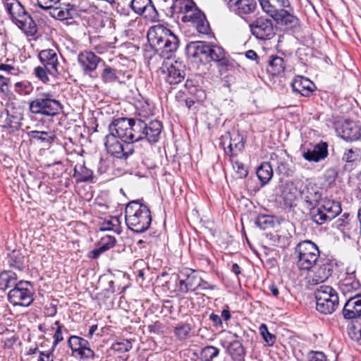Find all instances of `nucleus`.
I'll return each mask as SVG.
<instances>
[{"mask_svg":"<svg viewBox=\"0 0 361 361\" xmlns=\"http://www.w3.org/2000/svg\"><path fill=\"white\" fill-rule=\"evenodd\" d=\"M266 63L267 73L273 76L283 74L286 66L284 59L279 56H269Z\"/></svg>","mask_w":361,"mask_h":361,"instance_id":"obj_32","label":"nucleus"},{"mask_svg":"<svg viewBox=\"0 0 361 361\" xmlns=\"http://www.w3.org/2000/svg\"><path fill=\"white\" fill-rule=\"evenodd\" d=\"M49 10H50L51 16L59 20L73 19L75 15V9L71 4L63 5V6L60 5L56 7L52 6L49 8Z\"/></svg>","mask_w":361,"mask_h":361,"instance_id":"obj_33","label":"nucleus"},{"mask_svg":"<svg viewBox=\"0 0 361 361\" xmlns=\"http://www.w3.org/2000/svg\"><path fill=\"white\" fill-rule=\"evenodd\" d=\"M348 333L351 339L360 341L361 339V319L351 322L348 326Z\"/></svg>","mask_w":361,"mask_h":361,"instance_id":"obj_44","label":"nucleus"},{"mask_svg":"<svg viewBox=\"0 0 361 361\" xmlns=\"http://www.w3.org/2000/svg\"><path fill=\"white\" fill-rule=\"evenodd\" d=\"M38 57L43 66L48 69L49 75L56 77L59 74L57 69L58 56L54 50L50 49L42 50L39 53Z\"/></svg>","mask_w":361,"mask_h":361,"instance_id":"obj_22","label":"nucleus"},{"mask_svg":"<svg viewBox=\"0 0 361 361\" xmlns=\"http://www.w3.org/2000/svg\"><path fill=\"white\" fill-rule=\"evenodd\" d=\"M102 61V59L92 51H82L78 56V62L83 73L92 78L97 77V75L94 74L95 70Z\"/></svg>","mask_w":361,"mask_h":361,"instance_id":"obj_17","label":"nucleus"},{"mask_svg":"<svg viewBox=\"0 0 361 361\" xmlns=\"http://www.w3.org/2000/svg\"><path fill=\"white\" fill-rule=\"evenodd\" d=\"M271 240L273 245L279 247L285 248L289 245V238L286 235H281L279 234L273 235Z\"/></svg>","mask_w":361,"mask_h":361,"instance_id":"obj_52","label":"nucleus"},{"mask_svg":"<svg viewBox=\"0 0 361 361\" xmlns=\"http://www.w3.org/2000/svg\"><path fill=\"white\" fill-rule=\"evenodd\" d=\"M162 123L159 121H150L146 122V128H145V140L149 143L154 144L158 142L160 134L162 130Z\"/></svg>","mask_w":361,"mask_h":361,"instance_id":"obj_31","label":"nucleus"},{"mask_svg":"<svg viewBox=\"0 0 361 361\" xmlns=\"http://www.w3.org/2000/svg\"><path fill=\"white\" fill-rule=\"evenodd\" d=\"M273 165L271 161L263 162L257 168L256 174L262 186L267 184L273 176Z\"/></svg>","mask_w":361,"mask_h":361,"instance_id":"obj_38","label":"nucleus"},{"mask_svg":"<svg viewBox=\"0 0 361 361\" xmlns=\"http://www.w3.org/2000/svg\"><path fill=\"white\" fill-rule=\"evenodd\" d=\"M199 276L196 270L184 268L176 275L177 290L182 293L193 292L197 290Z\"/></svg>","mask_w":361,"mask_h":361,"instance_id":"obj_14","label":"nucleus"},{"mask_svg":"<svg viewBox=\"0 0 361 361\" xmlns=\"http://www.w3.org/2000/svg\"><path fill=\"white\" fill-rule=\"evenodd\" d=\"M146 128V121L140 117L128 118H118L111 122V130H115L122 141H127L131 145L145 140L144 130Z\"/></svg>","mask_w":361,"mask_h":361,"instance_id":"obj_4","label":"nucleus"},{"mask_svg":"<svg viewBox=\"0 0 361 361\" xmlns=\"http://www.w3.org/2000/svg\"><path fill=\"white\" fill-rule=\"evenodd\" d=\"M29 109L34 114L54 117L59 115L63 110L62 104L54 99L50 93L39 94L29 103Z\"/></svg>","mask_w":361,"mask_h":361,"instance_id":"obj_6","label":"nucleus"},{"mask_svg":"<svg viewBox=\"0 0 361 361\" xmlns=\"http://www.w3.org/2000/svg\"><path fill=\"white\" fill-rule=\"evenodd\" d=\"M212 61L218 63L221 67H227L229 65V61L226 57L225 50L217 45H209L207 52V61Z\"/></svg>","mask_w":361,"mask_h":361,"instance_id":"obj_30","label":"nucleus"},{"mask_svg":"<svg viewBox=\"0 0 361 361\" xmlns=\"http://www.w3.org/2000/svg\"><path fill=\"white\" fill-rule=\"evenodd\" d=\"M260 334L268 345L271 346L276 341V336L271 334L266 324H262L259 326Z\"/></svg>","mask_w":361,"mask_h":361,"instance_id":"obj_49","label":"nucleus"},{"mask_svg":"<svg viewBox=\"0 0 361 361\" xmlns=\"http://www.w3.org/2000/svg\"><path fill=\"white\" fill-rule=\"evenodd\" d=\"M18 281V276L15 272L9 270L0 272V290L5 291L9 288H13Z\"/></svg>","mask_w":361,"mask_h":361,"instance_id":"obj_39","label":"nucleus"},{"mask_svg":"<svg viewBox=\"0 0 361 361\" xmlns=\"http://www.w3.org/2000/svg\"><path fill=\"white\" fill-rule=\"evenodd\" d=\"M73 177L77 183L87 182L93 178V171L87 168L85 164H77L74 167Z\"/></svg>","mask_w":361,"mask_h":361,"instance_id":"obj_40","label":"nucleus"},{"mask_svg":"<svg viewBox=\"0 0 361 361\" xmlns=\"http://www.w3.org/2000/svg\"><path fill=\"white\" fill-rule=\"evenodd\" d=\"M316 309L324 314L333 313L338 306L337 292L331 286H321L314 292Z\"/></svg>","mask_w":361,"mask_h":361,"instance_id":"obj_10","label":"nucleus"},{"mask_svg":"<svg viewBox=\"0 0 361 361\" xmlns=\"http://www.w3.org/2000/svg\"><path fill=\"white\" fill-rule=\"evenodd\" d=\"M294 254L298 267L305 271L310 270L321 257L317 245L309 240L300 242L295 247Z\"/></svg>","mask_w":361,"mask_h":361,"instance_id":"obj_7","label":"nucleus"},{"mask_svg":"<svg viewBox=\"0 0 361 361\" xmlns=\"http://www.w3.org/2000/svg\"><path fill=\"white\" fill-rule=\"evenodd\" d=\"M54 352L51 348L47 351H39V356L37 361H54Z\"/></svg>","mask_w":361,"mask_h":361,"instance_id":"obj_59","label":"nucleus"},{"mask_svg":"<svg viewBox=\"0 0 361 361\" xmlns=\"http://www.w3.org/2000/svg\"><path fill=\"white\" fill-rule=\"evenodd\" d=\"M300 196V190L293 182L286 183L283 185L281 197L286 207L291 208L296 206V201Z\"/></svg>","mask_w":361,"mask_h":361,"instance_id":"obj_26","label":"nucleus"},{"mask_svg":"<svg viewBox=\"0 0 361 361\" xmlns=\"http://www.w3.org/2000/svg\"><path fill=\"white\" fill-rule=\"evenodd\" d=\"M101 78L102 81L105 83L114 82L118 79L117 70L106 66L101 73Z\"/></svg>","mask_w":361,"mask_h":361,"instance_id":"obj_46","label":"nucleus"},{"mask_svg":"<svg viewBox=\"0 0 361 361\" xmlns=\"http://www.w3.org/2000/svg\"><path fill=\"white\" fill-rule=\"evenodd\" d=\"M278 24L285 26L287 29L295 27L299 24L298 18L284 8L272 16Z\"/></svg>","mask_w":361,"mask_h":361,"instance_id":"obj_36","label":"nucleus"},{"mask_svg":"<svg viewBox=\"0 0 361 361\" xmlns=\"http://www.w3.org/2000/svg\"><path fill=\"white\" fill-rule=\"evenodd\" d=\"M320 206L324 213L329 216L331 221L340 214L342 211L341 203L334 200H324Z\"/></svg>","mask_w":361,"mask_h":361,"instance_id":"obj_37","label":"nucleus"},{"mask_svg":"<svg viewBox=\"0 0 361 361\" xmlns=\"http://www.w3.org/2000/svg\"><path fill=\"white\" fill-rule=\"evenodd\" d=\"M197 290L200 289L202 290H215L216 288V286L214 284H210L207 281L202 279L200 276H199V280L197 281Z\"/></svg>","mask_w":361,"mask_h":361,"instance_id":"obj_60","label":"nucleus"},{"mask_svg":"<svg viewBox=\"0 0 361 361\" xmlns=\"http://www.w3.org/2000/svg\"><path fill=\"white\" fill-rule=\"evenodd\" d=\"M306 357L307 361H328L326 355L322 351L310 350Z\"/></svg>","mask_w":361,"mask_h":361,"instance_id":"obj_56","label":"nucleus"},{"mask_svg":"<svg viewBox=\"0 0 361 361\" xmlns=\"http://www.w3.org/2000/svg\"><path fill=\"white\" fill-rule=\"evenodd\" d=\"M225 137L229 138L228 151L225 149L226 154H229L231 157H233L243 151L245 147V142L241 135L239 133H233L231 135L230 133H227Z\"/></svg>","mask_w":361,"mask_h":361,"instance_id":"obj_34","label":"nucleus"},{"mask_svg":"<svg viewBox=\"0 0 361 361\" xmlns=\"http://www.w3.org/2000/svg\"><path fill=\"white\" fill-rule=\"evenodd\" d=\"M190 331V326L188 324H183L176 326L174 329V333L178 339L183 340L189 336Z\"/></svg>","mask_w":361,"mask_h":361,"instance_id":"obj_50","label":"nucleus"},{"mask_svg":"<svg viewBox=\"0 0 361 361\" xmlns=\"http://www.w3.org/2000/svg\"><path fill=\"white\" fill-rule=\"evenodd\" d=\"M53 339L54 341L51 348H52V350H55L59 343L63 341V330H60L59 328L56 329V331L53 336Z\"/></svg>","mask_w":361,"mask_h":361,"instance_id":"obj_58","label":"nucleus"},{"mask_svg":"<svg viewBox=\"0 0 361 361\" xmlns=\"http://www.w3.org/2000/svg\"><path fill=\"white\" fill-rule=\"evenodd\" d=\"M165 326L159 321H156L147 325L150 334L161 335L164 333Z\"/></svg>","mask_w":361,"mask_h":361,"instance_id":"obj_54","label":"nucleus"},{"mask_svg":"<svg viewBox=\"0 0 361 361\" xmlns=\"http://www.w3.org/2000/svg\"><path fill=\"white\" fill-rule=\"evenodd\" d=\"M109 132L104 140L107 152L116 158L127 159L134 153V145L130 142L122 141L115 130H111V123L109 125Z\"/></svg>","mask_w":361,"mask_h":361,"instance_id":"obj_8","label":"nucleus"},{"mask_svg":"<svg viewBox=\"0 0 361 361\" xmlns=\"http://www.w3.org/2000/svg\"><path fill=\"white\" fill-rule=\"evenodd\" d=\"M300 196L309 209L318 206L322 200V192L315 185L308 184L300 191Z\"/></svg>","mask_w":361,"mask_h":361,"instance_id":"obj_25","label":"nucleus"},{"mask_svg":"<svg viewBox=\"0 0 361 361\" xmlns=\"http://www.w3.org/2000/svg\"><path fill=\"white\" fill-rule=\"evenodd\" d=\"M131 9L149 22L159 21V13L152 0H132Z\"/></svg>","mask_w":361,"mask_h":361,"instance_id":"obj_15","label":"nucleus"},{"mask_svg":"<svg viewBox=\"0 0 361 361\" xmlns=\"http://www.w3.org/2000/svg\"><path fill=\"white\" fill-rule=\"evenodd\" d=\"M61 0H37V5L42 9L48 10L52 6L60 2Z\"/></svg>","mask_w":361,"mask_h":361,"instance_id":"obj_61","label":"nucleus"},{"mask_svg":"<svg viewBox=\"0 0 361 361\" xmlns=\"http://www.w3.org/2000/svg\"><path fill=\"white\" fill-rule=\"evenodd\" d=\"M116 242V240L114 236L107 235L100 239L97 246L100 247L104 252L112 248L115 245Z\"/></svg>","mask_w":361,"mask_h":361,"instance_id":"obj_48","label":"nucleus"},{"mask_svg":"<svg viewBox=\"0 0 361 361\" xmlns=\"http://www.w3.org/2000/svg\"><path fill=\"white\" fill-rule=\"evenodd\" d=\"M35 76L44 83H47L49 81L48 76L49 71L44 66H37L34 69Z\"/></svg>","mask_w":361,"mask_h":361,"instance_id":"obj_53","label":"nucleus"},{"mask_svg":"<svg viewBox=\"0 0 361 361\" xmlns=\"http://www.w3.org/2000/svg\"><path fill=\"white\" fill-rule=\"evenodd\" d=\"M338 286L343 295L348 298L350 295L361 293V283L354 272L348 274L344 279L339 281Z\"/></svg>","mask_w":361,"mask_h":361,"instance_id":"obj_23","label":"nucleus"},{"mask_svg":"<svg viewBox=\"0 0 361 361\" xmlns=\"http://www.w3.org/2000/svg\"><path fill=\"white\" fill-rule=\"evenodd\" d=\"M185 77V66L182 61H175L167 68L166 81L170 85H177Z\"/></svg>","mask_w":361,"mask_h":361,"instance_id":"obj_24","label":"nucleus"},{"mask_svg":"<svg viewBox=\"0 0 361 361\" xmlns=\"http://www.w3.org/2000/svg\"><path fill=\"white\" fill-rule=\"evenodd\" d=\"M221 345L234 360L240 361L244 358L245 350L240 341L238 340H233L229 343L221 341Z\"/></svg>","mask_w":361,"mask_h":361,"instance_id":"obj_35","label":"nucleus"},{"mask_svg":"<svg viewBox=\"0 0 361 361\" xmlns=\"http://www.w3.org/2000/svg\"><path fill=\"white\" fill-rule=\"evenodd\" d=\"M11 79L0 75V94L5 97L10 98L13 93L10 88Z\"/></svg>","mask_w":361,"mask_h":361,"instance_id":"obj_47","label":"nucleus"},{"mask_svg":"<svg viewBox=\"0 0 361 361\" xmlns=\"http://www.w3.org/2000/svg\"><path fill=\"white\" fill-rule=\"evenodd\" d=\"M133 346L128 340H123L116 342L111 345V349L118 353L128 352L132 349Z\"/></svg>","mask_w":361,"mask_h":361,"instance_id":"obj_51","label":"nucleus"},{"mask_svg":"<svg viewBox=\"0 0 361 361\" xmlns=\"http://www.w3.org/2000/svg\"><path fill=\"white\" fill-rule=\"evenodd\" d=\"M147 39L155 50L163 58H169L168 54L174 53L179 47V39L169 29L163 25L150 28Z\"/></svg>","mask_w":361,"mask_h":361,"instance_id":"obj_3","label":"nucleus"},{"mask_svg":"<svg viewBox=\"0 0 361 361\" xmlns=\"http://www.w3.org/2000/svg\"><path fill=\"white\" fill-rule=\"evenodd\" d=\"M209 44L205 42L195 41L187 44L185 51L188 57L201 63L207 61Z\"/></svg>","mask_w":361,"mask_h":361,"instance_id":"obj_21","label":"nucleus"},{"mask_svg":"<svg viewBox=\"0 0 361 361\" xmlns=\"http://www.w3.org/2000/svg\"><path fill=\"white\" fill-rule=\"evenodd\" d=\"M209 320L212 321L213 326L216 328H223L222 319L219 315L212 312L209 316Z\"/></svg>","mask_w":361,"mask_h":361,"instance_id":"obj_62","label":"nucleus"},{"mask_svg":"<svg viewBox=\"0 0 361 361\" xmlns=\"http://www.w3.org/2000/svg\"><path fill=\"white\" fill-rule=\"evenodd\" d=\"M310 219L317 225H323L331 221L329 216L324 213L321 206H316L310 209Z\"/></svg>","mask_w":361,"mask_h":361,"instance_id":"obj_41","label":"nucleus"},{"mask_svg":"<svg viewBox=\"0 0 361 361\" xmlns=\"http://www.w3.org/2000/svg\"><path fill=\"white\" fill-rule=\"evenodd\" d=\"M342 316L345 320L361 319V293L349 296L341 311Z\"/></svg>","mask_w":361,"mask_h":361,"instance_id":"obj_18","label":"nucleus"},{"mask_svg":"<svg viewBox=\"0 0 361 361\" xmlns=\"http://www.w3.org/2000/svg\"><path fill=\"white\" fill-rule=\"evenodd\" d=\"M35 289L28 281H18L7 295L8 300L13 306L29 307L34 301Z\"/></svg>","mask_w":361,"mask_h":361,"instance_id":"obj_9","label":"nucleus"},{"mask_svg":"<svg viewBox=\"0 0 361 361\" xmlns=\"http://www.w3.org/2000/svg\"><path fill=\"white\" fill-rule=\"evenodd\" d=\"M4 8L11 20L27 36H35L38 30L37 23L18 0H9Z\"/></svg>","mask_w":361,"mask_h":361,"instance_id":"obj_5","label":"nucleus"},{"mask_svg":"<svg viewBox=\"0 0 361 361\" xmlns=\"http://www.w3.org/2000/svg\"><path fill=\"white\" fill-rule=\"evenodd\" d=\"M226 4L231 11L241 18L253 13L257 7L256 0H228Z\"/></svg>","mask_w":361,"mask_h":361,"instance_id":"obj_20","label":"nucleus"},{"mask_svg":"<svg viewBox=\"0 0 361 361\" xmlns=\"http://www.w3.org/2000/svg\"><path fill=\"white\" fill-rule=\"evenodd\" d=\"M314 266L317 268L312 280L316 283H319L326 281L332 275L336 267V262L331 258L320 257Z\"/></svg>","mask_w":361,"mask_h":361,"instance_id":"obj_19","label":"nucleus"},{"mask_svg":"<svg viewBox=\"0 0 361 361\" xmlns=\"http://www.w3.org/2000/svg\"><path fill=\"white\" fill-rule=\"evenodd\" d=\"M328 156V145L320 142L317 144L312 150L308 149L303 153V157L308 161L319 162Z\"/></svg>","mask_w":361,"mask_h":361,"instance_id":"obj_29","label":"nucleus"},{"mask_svg":"<svg viewBox=\"0 0 361 361\" xmlns=\"http://www.w3.org/2000/svg\"><path fill=\"white\" fill-rule=\"evenodd\" d=\"M67 343L71 350L73 356H78L81 360L99 358V356L90 348L89 341L82 337L72 335L69 337Z\"/></svg>","mask_w":361,"mask_h":361,"instance_id":"obj_13","label":"nucleus"},{"mask_svg":"<svg viewBox=\"0 0 361 361\" xmlns=\"http://www.w3.org/2000/svg\"><path fill=\"white\" fill-rule=\"evenodd\" d=\"M249 28L252 35L259 40H269L275 35L272 20L265 16L257 17L249 24Z\"/></svg>","mask_w":361,"mask_h":361,"instance_id":"obj_11","label":"nucleus"},{"mask_svg":"<svg viewBox=\"0 0 361 361\" xmlns=\"http://www.w3.org/2000/svg\"><path fill=\"white\" fill-rule=\"evenodd\" d=\"M324 176L327 181L331 183L336 180L338 173L335 169L330 168L326 171Z\"/></svg>","mask_w":361,"mask_h":361,"instance_id":"obj_63","label":"nucleus"},{"mask_svg":"<svg viewBox=\"0 0 361 361\" xmlns=\"http://www.w3.org/2000/svg\"><path fill=\"white\" fill-rule=\"evenodd\" d=\"M271 163L277 173L286 177L293 176L295 169L289 154L284 149H278L270 154Z\"/></svg>","mask_w":361,"mask_h":361,"instance_id":"obj_12","label":"nucleus"},{"mask_svg":"<svg viewBox=\"0 0 361 361\" xmlns=\"http://www.w3.org/2000/svg\"><path fill=\"white\" fill-rule=\"evenodd\" d=\"M262 11L269 15L274 16L283 8L290 6L289 0H258Z\"/></svg>","mask_w":361,"mask_h":361,"instance_id":"obj_28","label":"nucleus"},{"mask_svg":"<svg viewBox=\"0 0 361 361\" xmlns=\"http://www.w3.org/2000/svg\"><path fill=\"white\" fill-rule=\"evenodd\" d=\"M293 92L300 94L303 97L310 96L314 90V84L308 78L297 75L291 82Z\"/></svg>","mask_w":361,"mask_h":361,"instance_id":"obj_27","label":"nucleus"},{"mask_svg":"<svg viewBox=\"0 0 361 361\" xmlns=\"http://www.w3.org/2000/svg\"><path fill=\"white\" fill-rule=\"evenodd\" d=\"M143 199L129 202L125 209V221L127 227L134 233L145 232L152 224L151 211L144 204Z\"/></svg>","mask_w":361,"mask_h":361,"instance_id":"obj_2","label":"nucleus"},{"mask_svg":"<svg viewBox=\"0 0 361 361\" xmlns=\"http://www.w3.org/2000/svg\"><path fill=\"white\" fill-rule=\"evenodd\" d=\"M359 156V150L357 149H349L344 152L343 160L348 163H353L358 159Z\"/></svg>","mask_w":361,"mask_h":361,"instance_id":"obj_55","label":"nucleus"},{"mask_svg":"<svg viewBox=\"0 0 361 361\" xmlns=\"http://www.w3.org/2000/svg\"><path fill=\"white\" fill-rule=\"evenodd\" d=\"M10 267L22 271L25 268V257L19 251H13L8 257Z\"/></svg>","mask_w":361,"mask_h":361,"instance_id":"obj_42","label":"nucleus"},{"mask_svg":"<svg viewBox=\"0 0 361 361\" xmlns=\"http://www.w3.org/2000/svg\"><path fill=\"white\" fill-rule=\"evenodd\" d=\"M336 134L346 141H355L361 137V128L353 121L345 120L336 123Z\"/></svg>","mask_w":361,"mask_h":361,"instance_id":"obj_16","label":"nucleus"},{"mask_svg":"<svg viewBox=\"0 0 361 361\" xmlns=\"http://www.w3.org/2000/svg\"><path fill=\"white\" fill-rule=\"evenodd\" d=\"M33 139L39 140L42 142L51 144L55 139V135L47 131L32 130L30 132Z\"/></svg>","mask_w":361,"mask_h":361,"instance_id":"obj_45","label":"nucleus"},{"mask_svg":"<svg viewBox=\"0 0 361 361\" xmlns=\"http://www.w3.org/2000/svg\"><path fill=\"white\" fill-rule=\"evenodd\" d=\"M169 12L171 16L183 14L182 21L191 23L199 33L207 35L210 32V26L204 13L192 0H172Z\"/></svg>","mask_w":361,"mask_h":361,"instance_id":"obj_1","label":"nucleus"},{"mask_svg":"<svg viewBox=\"0 0 361 361\" xmlns=\"http://www.w3.org/2000/svg\"><path fill=\"white\" fill-rule=\"evenodd\" d=\"M219 355V349L213 345H207L200 351L201 361H213Z\"/></svg>","mask_w":361,"mask_h":361,"instance_id":"obj_43","label":"nucleus"},{"mask_svg":"<svg viewBox=\"0 0 361 361\" xmlns=\"http://www.w3.org/2000/svg\"><path fill=\"white\" fill-rule=\"evenodd\" d=\"M233 169L235 170L236 173L238 174V178H244L248 174V171L245 166L238 161H235L233 164Z\"/></svg>","mask_w":361,"mask_h":361,"instance_id":"obj_57","label":"nucleus"},{"mask_svg":"<svg viewBox=\"0 0 361 361\" xmlns=\"http://www.w3.org/2000/svg\"><path fill=\"white\" fill-rule=\"evenodd\" d=\"M0 71L6 72L8 74L11 75H16L17 74V69H16L13 66L5 64V63H1L0 64Z\"/></svg>","mask_w":361,"mask_h":361,"instance_id":"obj_64","label":"nucleus"}]
</instances>
